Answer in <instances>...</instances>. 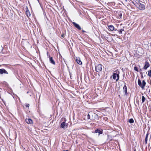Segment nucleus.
<instances>
[{
    "instance_id": "4468645a",
    "label": "nucleus",
    "mask_w": 151,
    "mask_h": 151,
    "mask_svg": "<svg viewBox=\"0 0 151 151\" xmlns=\"http://www.w3.org/2000/svg\"><path fill=\"white\" fill-rule=\"evenodd\" d=\"M108 28L111 31H113L114 29V27L112 25H110L108 26Z\"/></svg>"
},
{
    "instance_id": "6ab92c4d",
    "label": "nucleus",
    "mask_w": 151,
    "mask_h": 151,
    "mask_svg": "<svg viewBox=\"0 0 151 151\" xmlns=\"http://www.w3.org/2000/svg\"><path fill=\"white\" fill-rule=\"evenodd\" d=\"M148 76L150 77H151V70H150L148 71Z\"/></svg>"
},
{
    "instance_id": "4be33fe9",
    "label": "nucleus",
    "mask_w": 151,
    "mask_h": 151,
    "mask_svg": "<svg viewBox=\"0 0 151 151\" xmlns=\"http://www.w3.org/2000/svg\"><path fill=\"white\" fill-rule=\"evenodd\" d=\"M147 139L145 138V144H147Z\"/></svg>"
},
{
    "instance_id": "f03ea898",
    "label": "nucleus",
    "mask_w": 151,
    "mask_h": 151,
    "mask_svg": "<svg viewBox=\"0 0 151 151\" xmlns=\"http://www.w3.org/2000/svg\"><path fill=\"white\" fill-rule=\"evenodd\" d=\"M116 71V73H114L113 74L112 77L114 79L116 80V81H117L119 78V72L118 71Z\"/></svg>"
},
{
    "instance_id": "a878e982",
    "label": "nucleus",
    "mask_w": 151,
    "mask_h": 151,
    "mask_svg": "<svg viewBox=\"0 0 151 151\" xmlns=\"http://www.w3.org/2000/svg\"><path fill=\"white\" fill-rule=\"evenodd\" d=\"M29 104H27V105H26V106L27 107H29Z\"/></svg>"
},
{
    "instance_id": "20e7f679",
    "label": "nucleus",
    "mask_w": 151,
    "mask_h": 151,
    "mask_svg": "<svg viewBox=\"0 0 151 151\" xmlns=\"http://www.w3.org/2000/svg\"><path fill=\"white\" fill-rule=\"evenodd\" d=\"M137 5L136 6L140 10H143L145 9V6L143 4L139 3L138 4H137Z\"/></svg>"
},
{
    "instance_id": "423d86ee",
    "label": "nucleus",
    "mask_w": 151,
    "mask_h": 151,
    "mask_svg": "<svg viewBox=\"0 0 151 151\" xmlns=\"http://www.w3.org/2000/svg\"><path fill=\"white\" fill-rule=\"evenodd\" d=\"M73 25L75 26V27H76L77 29H81V28L79 24L76 23L75 22H73Z\"/></svg>"
},
{
    "instance_id": "5701e85b",
    "label": "nucleus",
    "mask_w": 151,
    "mask_h": 151,
    "mask_svg": "<svg viewBox=\"0 0 151 151\" xmlns=\"http://www.w3.org/2000/svg\"><path fill=\"white\" fill-rule=\"evenodd\" d=\"M123 30H124L123 29H121V30H120L119 31L120 33L121 34L122 32V31Z\"/></svg>"
},
{
    "instance_id": "393cba45",
    "label": "nucleus",
    "mask_w": 151,
    "mask_h": 151,
    "mask_svg": "<svg viewBox=\"0 0 151 151\" xmlns=\"http://www.w3.org/2000/svg\"><path fill=\"white\" fill-rule=\"evenodd\" d=\"M89 117H90V115L89 114H88V119H89Z\"/></svg>"
},
{
    "instance_id": "0eeeda50",
    "label": "nucleus",
    "mask_w": 151,
    "mask_h": 151,
    "mask_svg": "<svg viewBox=\"0 0 151 151\" xmlns=\"http://www.w3.org/2000/svg\"><path fill=\"white\" fill-rule=\"evenodd\" d=\"M4 73L6 74H8L7 72L4 69H0V73L2 74Z\"/></svg>"
},
{
    "instance_id": "9d476101",
    "label": "nucleus",
    "mask_w": 151,
    "mask_h": 151,
    "mask_svg": "<svg viewBox=\"0 0 151 151\" xmlns=\"http://www.w3.org/2000/svg\"><path fill=\"white\" fill-rule=\"evenodd\" d=\"M50 61L51 63L53 65L55 64V63L52 57H49Z\"/></svg>"
},
{
    "instance_id": "cd10ccee",
    "label": "nucleus",
    "mask_w": 151,
    "mask_h": 151,
    "mask_svg": "<svg viewBox=\"0 0 151 151\" xmlns=\"http://www.w3.org/2000/svg\"><path fill=\"white\" fill-rule=\"evenodd\" d=\"M83 32H85V31H84L83 30Z\"/></svg>"
},
{
    "instance_id": "f8f14e48",
    "label": "nucleus",
    "mask_w": 151,
    "mask_h": 151,
    "mask_svg": "<svg viewBox=\"0 0 151 151\" xmlns=\"http://www.w3.org/2000/svg\"><path fill=\"white\" fill-rule=\"evenodd\" d=\"M95 133H99V135L100 134H102L103 133V132L102 130H100L98 129H97L95 130Z\"/></svg>"
},
{
    "instance_id": "aec40b11",
    "label": "nucleus",
    "mask_w": 151,
    "mask_h": 151,
    "mask_svg": "<svg viewBox=\"0 0 151 151\" xmlns=\"http://www.w3.org/2000/svg\"><path fill=\"white\" fill-rule=\"evenodd\" d=\"M3 48L2 46L0 45V53L2 52Z\"/></svg>"
},
{
    "instance_id": "bb28decb",
    "label": "nucleus",
    "mask_w": 151,
    "mask_h": 151,
    "mask_svg": "<svg viewBox=\"0 0 151 151\" xmlns=\"http://www.w3.org/2000/svg\"><path fill=\"white\" fill-rule=\"evenodd\" d=\"M63 151H68V150H63Z\"/></svg>"
},
{
    "instance_id": "2eb2a0df",
    "label": "nucleus",
    "mask_w": 151,
    "mask_h": 151,
    "mask_svg": "<svg viewBox=\"0 0 151 151\" xmlns=\"http://www.w3.org/2000/svg\"><path fill=\"white\" fill-rule=\"evenodd\" d=\"M127 87L125 85L123 87V91H124V92L126 94H127Z\"/></svg>"
},
{
    "instance_id": "39448f33",
    "label": "nucleus",
    "mask_w": 151,
    "mask_h": 151,
    "mask_svg": "<svg viewBox=\"0 0 151 151\" xmlns=\"http://www.w3.org/2000/svg\"><path fill=\"white\" fill-rule=\"evenodd\" d=\"M150 66V64L148 62L146 61L145 62V65L143 67V69L146 70Z\"/></svg>"
},
{
    "instance_id": "ddd939ff",
    "label": "nucleus",
    "mask_w": 151,
    "mask_h": 151,
    "mask_svg": "<svg viewBox=\"0 0 151 151\" xmlns=\"http://www.w3.org/2000/svg\"><path fill=\"white\" fill-rule=\"evenodd\" d=\"M66 127L65 123V122H62L60 125V127L62 128L65 129Z\"/></svg>"
},
{
    "instance_id": "6e6552de",
    "label": "nucleus",
    "mask_w": 151,
    "mask_h": 151,
    "mask_svg": "<svg viewBox=\"0 0 151 151\" xmlns=\"http://www.w3.org/2000/svg\"><path fill=\"white\" fill-rule=\"evenodd\" d=\"M25 121L28 124H31L32 123V120L30 119H26Z\"/></svg>"
},
{
    "instance_id": "1a4fd4ad",
    "label": "nucleus",
    "mask_w": 151,
    "mask_h": 151,
    "mask_svg": "<svg viewBox=\"0 0 151 151\" xmlns=\"http://www.w3.org/2000/svg\"><path fill=\"white\" fill-rule=\"evenodd\" d=\"M132 2L133 4L135 5L136 6H137V4H138L139 3V0H133Z\"/></svg>"
},
{
    "instance_id": "412c9836",
    "label": "nucleus",
    "mask_w": 151,
    "mask_h": 151,
    "mask_svg": "<svg viewBox=\"0 0 151 151\" xmlns=\"http://www.w3.org/2000/svg\"><path fill=\"white\" fill-rule=\"evenodd\" d=\"M134 70L137 72L138 71V68L137 67H134Z\"/></svg>"
},
{
    "instance_id": "b1692460",
    "label": "nucleus",
    "mask_w": 151,
    "mask_h": 151,
    "mask_svg": "<svg viewBox=\"0 0 151 151\" xmlns=\"http://www.w3.org/2000/svg\"><path fill=\"white\" fill-rule=\"evenodd\" d=\"M148 135H149V134L148 133H147L146 135V136H145V138H148Z\"/></svg>"
},
{
    "instance_id": "c85d7f7f",
    "label": "nucleus",
    "mask_w": 151,
    "mask_h": 151,
    "mask_svg": "<svg viewBox=\"0 0 151 151\" xmlns=\"http://www.w3.org/2000/svg\"><path fill=\"white\" fill-rule=\"evenodd\" d=\"M134 151H136L135 150H134Z\"/></svg>"
},
{
    "instance_id": "f257e3e1",
    "label": "nucleus",
    "mask_w": 151,
    "mask_h": 151,
    "mask_svg": "<svg viewBox=\"0 0 151 151\" xmlns=\"http://www.w3.org/2000/svg\"><path fill=\"white\" fill-rule=\"evenodd\" d=\"M138 85L142 88L143 89L146 84V83L144 80H143L142 83L140 79H139L138 80Z\"/></svg>"
},
{
    "instance_id": "f3484780",
    "label": "nucleus",
    "mask_w": 151,
    "mask_h": 151,
    "mask_svg": "<svg viewBox=\"0 0 151 151\" xmlns=\"http://www.w3.org/2000/svg\"><path fill=\"white\" fill-rule=\"evenodd\" d=\"M129 122L130 123H133L134 122V121L132 119H129Z\"/></svg>"
},
{
    "instance_id": "a211bd4d",
    "label": "nucleus",
    "mask_w": 151,
    "mask_h": 151,
    "mask_svg": "<svg viewBox=\"0 0 151 151\" xmlns=\"http://www.w3.org/2000/svg\"><path fill=\"white\" fill-rule=\"evenodd\" d=\"M145 100V98L144 96H142V102L143 103Z\"/></svg>"
},
{
    "instance_id": "9b49d317",
    "label": "nucleus",
    "mask_w": 151,
    "mask_h": 151,
    "mask_svg": "<svg viewBox=\"0 0 151 151\" xmlns=\"http://www.w3.org/2000/svg\"><path fill=\"white\" fill-rule=\"evenodd\" d=\"M76 61L77 63L79 65H81L82 64V62L79 58H77L76 59Z\"/></svg>"
},
{
    "instance_id": "dca6fc26",
    "label": "nucleus",
    "mask_w": 151,
    "mask_h": 151,
    "mask_svg": "<svg viewBox=\"0 0 151 151\" xmlns=\"http://www.w3.org/2000/svg\"><path fill=\"white\" fill-rule=\"evenodd\" d=\"M26 13L28 17L30 16V12L29 11H26Z\"/></svg>"
},
{
    "instance_id": "7ed1b4c3",
    "label": "nucleus",
    "mask_w": 151,
    "mask_h": 151,
    "mask_svg": "<svg viewBox=\"0 0 151 151\" xmlns=\"http://www.w3.org/2000/svg\"><path fill=\"white\" fill-rule=\"evenodd\" d=\"M102 65L99 64L98 65L95 67L96 71L98 72H99L101 71L102 69Z\"/></svg>"
}]
</instances>
